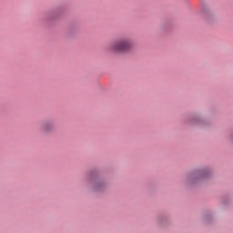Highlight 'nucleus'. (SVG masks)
I'll list each match as a JSON object with an SVG mask.
<instances>
[{
	"label": "nucleus",
	"instance_id": "1",
	"mask_svg": "<svg viewBox=\"0 0 233 233\" xmlns=\"http://www.w3.org/2000/svg\"><path fill=\"white\" fill-rule=\"evenodd\" d=\"M134 48V42L128 37L120 38L114 41L108 46L110 52H117L119 54H125L126 52H130Z\"/></svg>",
	"mask_w": 233,
	"mask_h": 233
},
{
	"label": "nucleus",
	"instance_id": "2",
	"mask_svg": "<svg viewBox=\"0 0 233 233\" xmlns=\"http://www.w3.org/2000/svg\"><path fill=\"white\" fill-rule=\"evenodd\" d=\"M52 130H54V125L50 122L46 123L43 127H42V131L45 134H48L49 132H52Z\"/></svg>",
	"mask_w": 233,
	"mask_h": 233
},
{
	"label": "nucleus",
	"instance_id": "3",
	"mask_svg": "<svg viewBox=\"0 0 233 233\" xmlns=\"http://www.w3.org/2000/svg\"><path fill=\"white\" fill-rule=\"evenodd\" d=\"M99 187H101L100 185L96 186V189H99Z\"/></svg>",
	"mask_w": 233,
	"mask_h": 233
}]
</instances>
